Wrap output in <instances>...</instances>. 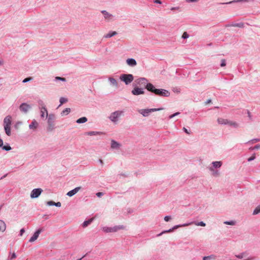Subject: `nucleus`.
I'll use <instances>...</instances> for the list:
<instances>
[{
	"label": "nucleus",
	"instance_id": "obj_1",
	"mask_svg": "<svg viewBox=\"0 0 260 260\" xmlns=\"http://www.w3.org/2000/svg\"><path fill=\"white\" fill-rule=\"evenodd\" d=\"M147 86L148 87L147 90L155 95L161 97H169L170 95L169 90L162 88H156L152 83H149Z\"/></svg>",
	"mask_w": 260,
	"mask_h": 260
},
{
	"label": "nucleus",
	"instance_id": "obj_2",
	"mask_svg": "<svg viewBox=\"0 0 260 260\" xmlns=\"http://www.w3.org/2000/svg\"><path fill=\"white\" fill-rule=\"evenodd\" d=\"M193 223H194L195 225H196L197 226H206V223L203 221H200V222L194 221V222H193ZM192 223H193V222H189V223H184V224H182L176 225L168 230L163 231L160 233L157 234V236L159 237V236H161L163 234L172 232L173 231H174L175 230L177 229L178 228L188 226L189 225L191 224Z\"/></svg>",
	"mask_w": 260,
	"mask_h": 260
},
{
	"label": "nucleus",
	"instance_id": "obj_3",
	"mask_svg": "<svg viewBox=\"0 0 260 260\" xmlns=\"http://www.w3.org/2000/svg\"><path fill=\"white\" fill-rule=\"evenodd\" d=\"M12 124V116L11 115H8L6 116L3 121V126L4 131L8 136L11 135V126Z\"/></svg>",
	"mask_w": 260,
	"mask_h": 260
},
{
	"label": "nucleus",
	"instance_id": "obj_4",
	"mask_svg": "<svg viewBox=\"0 0 260 260\" xmlns=\"http://www.w3.org/2000/svg\"><path fill=\"white\" fill-rule=\"evenodd\" d=\"M148 80L144 77H141L138 78L136 79L134 83L136 84V86H144L145 89L147 90V85L149 84L150 83L148 82Z\"/></svg>",
	"mask_w": 260,
	"mask_h": 260
},
{
	"label": "nucleus",
	"instance_id": "obj_5",
	"mask_svg": "<svg viewBox=\"0 0 260 260\" xmlns=\"http://www.w3.org/2000/svg\"><path fill=\"white\" fill-rule=\"evenodd\" d=\"M124 228L122 225H115L113 227L104 226L102 228V230L106 233H115L119 230H122Z\"/></svg>",
	"mask_w": 260,
	"mask_h": 260
},
{
	"label": "nucleus",
	"instance_id": "obj_6",
	"mask_svg": "<svg viewBox=\"0 0 260 260\" xmlns=\"http://www.w3.org/2000/svg\"><path fill=\"white\" fill-rule=\"evenodd\" d=\"M119 79L126 85H128L133 81L134 76L131 74H122L120 75Z\"/></svg>",
	"mask_w": 260,
	"mask_h": 260
},
{
	"label": "nucleus",
	"instance_id": "obj_7",
	"mask_svg": "<svg viewBox=\"0 0 260 260\" xmlns=\"http://www.w3.org/2000/svg\"><path fill=\"white\" fill-rule=\"evenodd\" d=\"M123 113L122 111H116L110 114L109 118L112 122L116 123L118 121L119 118L122 115Z\"/></svg>",
	"mask_w": 260,
	"mask_h": 260
},
{
	"label": "nucleus",
	"instance_id": "obj_8",
	"mask_svg": "<svg viewBox=\"0 0 260 260\" xmlns=\"http://www.w3.org/2000/svg\"><path fill=\"white\" fill-rule=\"evenodd\" d=\"M31 109V106L26 103H22L19 107V110L24 114H26Z\"/></svg>",
	"mask_w": 260,
	"mask_h": 260
},
{
	"label": "nucleus",
	"instance_id": "obj_9",
	"mask_svg": "<svg viewBox=\"0 0 260 260\" xmlns=\"http://www.w3.org/2000/svg\"><path fill=\"white\" fill-rule=\"evenodd\" d=\"M42 192L43 189L41 188H35L31 191L30 197L31 199L37 198L40 196Z\"/></svg>",
	"mask_w": 260,
	"mask_h": 260
},
{
	"label": "nucleus",
	"instance_id": "obj_10",
	"mask_svg": "<svg viewBox=\"0 0 260 260\" xmlns=\"http://www.w3.org/2000/svg\"><path fill=\"white\" fill-rule=\"evenodd\" d=\"M132 93L134 95H139L144 94L145 91L143 88H139L138 86H136L132 90Z\"/></svg>",
	"mask_w": 260,
	"mask_h": 260
},
{
	"label": "nucleus",
	"instance_id": "obj_11",
	"mask_svg": "<svg viewBox=\"0 0 260 260\" xmlns=\"http://www.w3.org/2000/svg\"><path fill=\"white\" fill-rule=\"evenodd\" d=\"M43 230L41 228L38 229L33 234L32 236L29 239V242H32L36 240Z\"/></svg>",
	"mask_w": 260,
	"mask_h": 260
},
{
	"label": "nucleus",
	"instance_id": "obj_12",
	"mask_svg": "<svg viewBox=\"0 0 260 260\" xmlns=\"http://www.w3.org/2000/svg\"><path fill=\"white\" fill-rule=\"evenodd\" d=\"M41 111H40V116L41 118H44L45 116L46 118L49 115L48 113L47 109L45 106H43L41 107Z\"/></svg>",
	"mask_w": 260,
	"mask_h": 260
},
{
	"label": "nucleus",
	"instance_id": "obj_13",
	"mask_svg": "<svg viewBox=\"0 0 260 260\" xmlns=\"http://www.w3.org/2000/svg\"><path fill=\"white\" fill-rule=\"evenodd\" d=\"M47 119V124H54V121L56 119V116L55 114L53 113H50L49 114L48 116L46 117Z\"/></svg>",
	"mask_w": 260,
	"mask_h": 260
},
{
	"label": "nucleus",
	"instance_id": "obj_14",
	"mask_svg": "<svg viewBox=\"0 0 260 260\" xmlns=\"http://www.w3.org/2000/svg\"><path fill=\"white\" fill-rule=\"evenodd\" d=\"M81 188V187L80 186L75 187L74 189L68 192L67 195L70 197H71L77 193Z\"/></svg>",
	"mask_w": 260,
	"mask_h": 260
},
{
	"label": "nucleus",
	"instance_id": "obj_15",
	"mask_svg": "<svg viewBox=\"0 0 260 260\" xmlns=\"http://www.w3.org/2000/svg\"><path fill=\"white\" fill-rule=\"evenodd\" d=\"M138 112L144 117H148L150 113L149 109H140L138 110Z\"/></svg>",
	"mask_w": 260,
	"mask_h": 260
},
{
	"label": "nucleus",
	"instance_id": "obj_16",
	"mask_svg": "<svg viewBox=\"0 0 260 260\" xmlns=\"http://www.w3.org/2000/svg\"><path fill=\"white\" fill-rule=\"evenodd\" d=\"M126 63L131 67H135L137 65V61L134 58H128L126 60Z\"/></svg>",
	"mask_w": 260,
	"mask_h": 260
},
{
	"label": "nucleus",
	"instance_id": "obj_17",
	"mask_svg": "<svg viewBox=\"0 0 260 260\" xmlns=\"http://www.w3.org/2000/svg\"><path fill=\"white\" fill-rule=\"evenodd\" d=\"M120 146H121V145L119 143L117 142V141H115L114 140H111V148L118 149L120 148Z\"/></svg>",
	"mask_w": 260,
	"mask_h": 260
},
{
	"label": "nucleus",
	"instance_id": "obj_18",
	"mask_svg": "<svg viewBox=\"0 0 260 260\" xmlns=\"http://www.w3.org/2000/svg\"><path fill=\"white\" fill-rule=\"evenodd\" d=\"M38 122L35 119H34L29 125V128L30 129L35 130L38 127Z\"/></svg>",
	"mask_w": 260,
	"mask_h": 260
},
{
	"label": "nucleus",
	"instance_id": "obj_19",
	"mask_svg": "<svg viewBox=\"0 0 260 260\" xmlns=\"http://www.w3.org/2000/svg\"><path fill=\"white\" fill-rule=\"evenodd\" d=\"M101 13L103 14L105 19H107L108 20H110L113 17V16L112 14H110L106 10L102 11Z\"/></svg>",
	"mask_w": 260,
	"mask_h": 260
},
{
	"label": "nucleus",
	"instance_id": "obj_20",
	"mask_svg": "<svg viewBox=\"0 0 260 260\" xmlns=\"http://www.w3.org/2000/svg\"><path fill=\"white\" fill-rule=\"evenodd\" d=\"M212 164L213 169L214 168L218 169V168H220L221 167V166L222 165V162L221 161H213L212 162Z\"/></svg>",
	"mask_w": 260,
	"mask_h": 260
},
{
	"label": "nucleus",
	"instance_id": "obj_21",
	"mask_svg": "<svg viewBox=\"0 0 260 260\" xmlns=\"http://www.w3.org/2000/svg\"><path fill=\"white\" fill-rule=\"evenodd\" d=\"M93 220V218H90L88 220H85L82 224L83 228H85L88 226Z\"/></svg>",
	"mask_w": 260,
	"mask_h": 260
},
{
	"label": "nucleus",
	"instance_id": "obj_22",
	"mask_svg": "<svg viewBox=\"0 0 260 260\" xmlns=\"http://www.w3.org/2000/svg\"><path fill=\"white\" fill-rule=\"evenodd\" d=\"M117 34V32L115 31H110L107 34L104 35V38H111Z\"/></svg>",
	"mask_w": 260,
	"mask_h": 260
},
{
	"label": "nucleus",
	"instance_id": "obj_23",
	"mask_svg": "<svg viewBox=\"0 0 260 260\" xmlns=\"http://www.w3.org/2000/svg\"><path fill=\"white\" fill-rule=\"evenodd\" d=\"M217 122L220 124L226 125L228 123V120L222 118H218L217 119Z\"/></svg>",
	"mask_w": 260,
	"mask_h": 260
},
{
	"label": "nucleus",
	"instance_id": "obj_24",
	"mask_svg": "<svg viewBox=\"0 0 260 260\" xmlns=\"http://www.w3.org/2000/svg\"><path fill=\"white\" fill-rule=\"evenodd\" d=\"M6 229V225L5 222L2 220H0V232H4Z\"/></svg>",
	"mask_w": 260,
	"mask_h": 260
},
{
	"label": "nucleus",
	"instance_id": "obj_25",
	"mask_svg": "<svg viewBox=\"0 0 260 260\" xmlns=\"http://www.w3.org/2000/svg\"><path fill=\"white\" fill-rule=\"evenodd\" d=\"M244 26V24L243 22L236 23H232L231 24H229L227 26H234V27H238L240 28H243Z\"/></svg>",
	"mask_w": 260,
	"mask_h": 260
},
{
	"label": "nucleus",
	"instance_id": "obj_26",
	"mask_svg": "<svg viewBox=\"0 0 260 260\" xmlns=\"http://www.w3.org/2000/svg\"><path fill=\"white\" fill-rule=\"evenodd\" d=\"M103 133L100 132H96V131H89L86 133V135L88 136H96L98 135L102 134Z\"/></svg>",
	"mask_w": 260,
	"mask_h": 260
},
{
	"label": "nucleus",
	"instance_id": "obj_27",
	"mask_svg": "<svg viewBox=\"0 0 260 260\" xmlns=\"http://www.w3.org/2000/svg\"><path fill=\"white\" fill-rule=\"evenodd\" d=\"M109 81L112 85L114 86L115 87H118V83L117 82V81L114 78H109Z\"/></svg>",
	"mask_w": 260,
	"mask_h": 260
},
{
	"label": "nucleus",
	"instance_id": "obj_28",
	"mask_svg": "<svg viewBox=\"0 0 260 260\" xmlns=\"http://www.w3.org/2000/svg\"><path fill=\"white\" fill-rule=\"evenodd\" d=\"M87 121V118L86 117H82L76 120V122L79 124L84 123Z\"/></svg>",
	"mask_w": 260,
	"mask_h": 260
},
{
	"label": "nucleus",
	"instance_id": "obj_29",
	"mask_svg": "<svg viewBox=\"0 0 260 260\" xmlns=\"http://www.w3.org/2000/svg\"><path fill=\"white\" fill-rule=\"evenodd\" d=\"M1 147H2L3 150L5 151H10L12 149V147L8 143H6L5 145L3 144Z\"/></svg>",
	"mask_w": 260,
	"mask_h": 260
},
{
	"label": "nucleus",
	"instance_id": "obj_30",
	"mask_svg": "<svg viewBox=\"0 0 260 260\" xmlns=\"http://www.w3.org/2000/svg\"><path fill=\"white\" fill-rule=\"evenodd\" d=\"M70 112H71V109L67 108H66L64 110H63L61 112V116L67 115L68 114H69L70 113Z\"/></svg>",
	"mask_w": 260,
	"mask_h": 260
},
{
	"label": "nucleus",
	"instance_id": "obj_31",
	"mask_svg": "<svg viewBox=\"0 0 260 260\" xmlns=\"http://www.w3.org/2000/svg\"><path fill=\"white\" fill-rule=\"evenodd\" d=\"M210 171L212 172V175L214 176H218L219 174V171L218 170L215 171L212 167H210L209 169Z\"/></svg>",
	"mask_w": 260,
	"mask_h": 260
},
{
	"label": "nucleus",
	"instance_id": "obj_32",
	"mask_svg": "<svg viewBox=\"0 0 260 260\" xmlns=\"http://www.w3.org/2000/svg\"><path fill=\"white\" fill-rule=\"evenodd\" d=\"M228 124L236 128L238 126V124L237 122L230 120H228Z\"/></svg>",
	"mask_w": 260,
	"mask_h": 260
},
{
	"label": "nucleus",
	"instance_id": "obj_33",
	"mask_svg": "<svg viewBox=\"0 0 260 260\" xmlns=\"http://www.w3.org/2000/svg\"><path fill=\"white\" fill-rule=\"evenodd\" d=\"M55 128V124H48L47 130L48 132H51Z\"/></svg>",
	"mask_w": 260,
	"mask_h": 260
},
{
	"label": "nucleus",
	"instance_id": "obj_34",
	"mask_svg": "<svg viewBox=\"0 0 260 260\" xmlns=\"http://www.w3.org/2000/svg\"><path fill=\"white\" fill-rule=\"evenodd\" d=\"M260 213V205H259L258 206H257L255 208V209L254 210L253 212V215H256L258 213Z\"/></svg>",
	"mask_w": 260,
	"mask_h": 260
},
{
	"label": "nucleus",
	"instance_id": "obj_35",
	"mask_svg": "<svg viewBox=\"0 0 260 260\" xmlns=\"http://www.w3.org/2000/svg\"><path fill=\"white\" fill-rule=\"evenodd\" d=\"M67 102H68L67 99L63 98V97L60 98L59 99L60 105L59 106H61V105H62L63 104H64Z\"/></svg>",
	"mask_w": 260,
	"mask_h": 260
},
{
	"label": "nucleus",
	"instance_id": "obj_36",
	"mask_svg": "<svg viewBox=\"0 0 260 260\" xmlns=\"http://www.w3.org/2000/svg\"><path fill=\"white\" fill-rule=\"evenodd\" d=\"M223 223L225 224L234 225H235L236 221L234 220H230V221H224Z\"/></svg>",
	"mask_w": 260,
	"mask_h": 260
},
{
	"label": "nucleus",
	"instance_id": "obj_37",
	"mask_svg": "<svg viewBox=\"0 0 260 260\" xmlns=\"http://www.w3.org/2000/svg\"><path fill=\"white\" fill-rule=\"evenodd\" d=\"M215 256L214 255H210L209 256H205L203 257V260H210L212 258H214Z\"/></svg>",
	"mask_w": 260,
	"mask_h": 260
},
{
	"label": "nucleus",
	"instance_id": "obj_38",
	"mask_svg": "<svg viewBox=\"0 0 260 260\" xmlns=\"http://www.w3.org/2000/svg\"><path fill=\"white\" fill-rule=\"evenodd\" d=\"M163 109H164L163 108H151V109H149V110H150V112L151 113L152 112L159 111L162 110Z\"/></svg>",
	"mask_w": 260,
	"mask_h": 260
},
{
	"label": "nucleus",
	"instance_id": "obj_39",
	"mask_svg": "<svg viewBox=\"0 0 260 260\" xmlns=\"http://www.w3.org/2000/svg\"><path fill=\"white\" fill-rule=\"evenodd\" d=\"M55 81H66V79L65 78L60 77H56L55 78Z\"/></svg>",
	"mask_w": 260,
	"mask_h": 260
},
{
	"label": "nucleus",
	"instance_id": "obj_40",
	"mask_svg": "<svg viewBox=\"0 0 260 260\" xmlns=\"http://www.w3.org/2000/svg\"><path fill=\"white\" fill-rule=\"evenodd\" d=\"M32 80V77H27V78H26L25 79H24L23 80H22V83H27L29 81H30Z\"/></svg>",
	"mask_w": 260,
	"mask_h": 260
},
{
	"label": "nucleus",
	"instance_id": "obj_41",
	"mask_svg": "<svg viewBox=\"0 0 260 260\" xmlns=\"http://www.w3.org/2000/svg\"><path fill=\"white\" fill-rule=\"evenodd\" d=\"M189 37V35L187 32H184L182 36V38L183 39H186Z\"/></svg>",
	"mask_w": 260,
	"mask_h": 260
},
{
	"label": "nucleus",
	"instance_id": "obj_42",
	"mask_svg": "<svg viewBox=\"0 0 260 260\" xmlns=\"http://www.w3.org/2000/svg\"><path fill=\"white\" fill-rule=\"evenodd\" d=\"M259 141H260L259 139H252V140H250L248 142H247V143H251L252 144H253L254 143L258 142Z\"/></svg>",
	"mask_w": 260,
	"mask_h": 260
},
{
	"label": "nucleus",
	"instance_id": "obj_43",
	"mask_svg": "<svg viewBox=\"0 0 260 260\" xmlns=\"http://www.w3.org/2000/svg\"><path fill=\"white\" fill-rule=\"evenodd\" d=\"M226 66V60L225 59H222L221 60L220 67H223Z\"/></svg>",
	"mask_w": 260,
	"mask_h": 260
},
{
	"label": "nucleus",
	"instance_id": "obj_44",
	"mask_svg": "<svg viewBox=\"0 0 260 260\" xmlns=\"http://www.w3.org/2000/svg\"><path fill=\"white\" fill-rule=\"evenodd\" d=\"M260 148V144H257L255 145L253 147L250 148V150H254V149H258Z\"/></svg>",
	"mask_w": 260,
	"mask_h": 260
},
{
	"label": "nucleus",
	"instance_id": "obj_45",
	"mask_svg": "<svg viewBox=\"0 0 260 260\" xmlns=\"http://www.w3.org/2000/svg\"><path fill=\"white\" fill-rule=\"evenodd\" d=\"M172 219V217L170 215H167V216H166L165 217H164V220L167 221V222H168L171 219Z\"/></svg>",
	"mask_w": 260,
	"mask_h": 260
},
{
	"label": "nucleus",
	"instance_id": "obj_46",
	"mask_svg": "<svg viewBox=\"0 0 260 260\" xmlns=\"http://www.w3.org/2000/svg\"><path fill=\"white\" fill-rule=\"evenodd\" d=\"M47 205L48 206H55V202L52 201H50L47 202Z\"/></svg>",
	"mask_w": 260,
	"mask_h": 260
},
{
	"label": "nucleus",
	"instance_id": "obj_47",
	"mask_svg": "<svg viewBox=\"0 0 260 260\" xmlns=\"http://www.w3.org/2000/svg\"><path fill=\"white\" fill-rule=\"evenodd\" d=\"M255 158V154H253L251 157L248 158L247 160L248 161H251L252 160H253Z\"/></svg>",
	"mask_w": 260,
	"mask_h": 260
},
{
	"label": "nucleus",
	"instance_id": "obj_48",
	"mask_svg": "<svg viewBox=\"0 0 260 260\" xmlns=\"http://www.w3.org/2000/svg\"><path fill=\"white\" fill-rule=\"evenodd\" d=\"M16 257V254L15 252H13L11 256V257L10 258L8 259V260H12L13 259H14Z\"/></svg>",
	"mask_w": 260,
	"mask_h": 260
},
{
	"label": "nucleus",
	"instance_id": "obj_49",
	"mask_svg": "<svg viewBox=\"0 0 260 260\" xmlns=\"http://www.w3.org/2000/svg\"><path fill=\"white\" fill-rule=\"evenodd\" d=\"M244 254V253H241L238 255H236V256L238 258L241 259L243 257Z\"/></svg>",
	"mask_w": 260,
	"mask_h": 260
},
{
	"label": "nucleus",
	"instance_id": "obj_50",
	"mask_svg": "<svg viewBox=\"0 0 260 260\" xmlns=\"http://www.w3.org/2000/svg\"><path fill=\"white\" fill-rule=\"evenodd\" d=\"M24 232H25V229L24 228H22L20 231L19 236H22Z\"/></svg>",
	"mask_w": 260,
	"mask_h": 260
},
{
	"label": "nucleus",
	"instance_id": "obj_51",
	"mask_svg": "<svg viewBox=\"0 0 260 260\" xmlns=\"http://www.w3.org/2000/svg\"><path fill=\"white\" fill-rule=\"evenodd\" d=\"M104 195V193L102 192H98L96 193V196L98 197V198H101V197H102Z\"/></svg>",
	"mask_w": 260,
	"mask_h": 260
},
{
	"label": "nucleus",
	"instance_id": "obj_52",
	"mask_svg": "<svg viewBox=\"0 0 260 260\" xmlns=\"http://www.w3.org/2000/svg\"><path fill=\"white\" fill-rule=\"evenodd\" d=\"M55 206L57 207H60L61 206V203L59 202L56 203L55 202Z\"/></svg>",
	"mask_w": 260,
	"mask_h": 260
},
{
	"label": "nucleus",
	"instance_id": "obj_53",
	"mask_svg": "<svg viewBox=\"0 0 260 260\" xmlns=\"http://www.w3.org/2000/svg\"><path fill=\"white\" fill-rule=\"evenodd\" d=\"M153 3H155V4H161L162 3L161 1L160 0H154Z\"/></svg>",
	"mask_w": 260,
	"mask_h": 260
},
{
	"label": "nucleus",
	"instance_id": "obj_54",
	"mask_svg": "<svg viewBox=\"0 0 260 260\" xmlns=\"http://www.w3.org/2000/svg\"><path fill=\"white\" fill-rule=\"evenodd\" d=\"M183 131H184L186 134H190V133H189V132L188 131V129H186L185 127H183Z\"/></svg>",
	"mask_w": 260,
	"mask_h": 260
},
{
	"label": "nucleus",
	"instance_id": "obj_55",
	"mask_svg": "<svg viewBox=\"0 0 260 260\" xmlns=\"http://www.w3.org/2000/svg\"><path fill=\"white\" fill-rule=\"evenodd\" d=\"M179 7H172L170 10L171 11H174V10H179Z\"/></svg>",
	"mask_w": 260,
	"mask_h": 260
},
{
	"label": "nucleus",
	"instance_id": "obj_56",
	"mask_svg": "<svg viewBox=\"0 0 260 260\" xmlns=\"http://www.w3.org/2000/svg\"><path fill=\"white\" fill-rule=\"evenodd\" d=\"M39 104L40 105H41L42 107L43 106H45L42 100H40L39 101Z\"/></svg>",
	"mask_w": 260,
	"mask_h": 260
},
{
	"label": "nucleus",
	"instance_id": "obj_57",
	"mask_svg": "<svg viewBox=\"0 0 260 260\" xmlns=\"http://www.w3.org/2000/svg\"><path fill=\"white\" fill-rule=\"evenodd\" d=\"M198 1V0H186V2L188 3H193V2H196Z\"/></svg>",
	"mask_w": 260,
	"mask_h": 260
},
{
	"label": "nucleus",
	"instance_id": "obj_58",
	"mask_svg": "<svg viewBox=\"0 0 260 260\" xmlns=\"http://www.w3.org/2000/svg\"><path fill=\"white\" fill-rule=\"evenodd\" d=\"M247 114H248V117L250 119H251V115L250 112L249 111H247Z\"/></svg>",
	"mask_w": 260,
	"mask_h": 260
},
{
	"label": "nucleus",
	"instance_id": "obj_59",
	"mask_svg": "<svg viewBox=\"0 0 260 260\" xmlns=\"http://www.w3.org/2000/svg\"><path fill=\"white\" fill-rule=\"evenodd\" d=\"M180 114V112H176V113H174V114H173V116H174V117H175V116H177V115H179Z\"/></svg>",
	"mask_w": 260,
	"mask_h": 260
},
{
	"label": "nucleus",
	"instance_id": "obj_60",
	"mask_svg": "<svg viewBox=\"0 0 260 260\" xmlns=\"http://www.w3.org/2000/svg\"><path fill=\"white\" fill-rule=\"evenodd\" d=\"M3 145V140L2 139H0V147L2 146Z\"/></svg>",
	"mask_w": 260,
	"mask_h": 260
},
{
	"label": "nucleus",
	"instance_id": "obj_61",
	"mask_svg": "<svg viewBox=\"0 0 260 260\" xmlns=\"http://www.w3.org/2000/svg\"><path fill=\"white\" fill-rule=\"evenodd\" d=\"M127 212H128V213H131L133 212V210L131 209L128 208L127 209Z\"/></svg>",
	"mask_w": 260,
	"mask_h": 260
},
{
	"label": "nucleus",
	"instance_id": "obj_62",
	"mask_svg": "<svg viewBox=\"0 0 260 260\" xmlns=\"http://www.w3.org/2000/svg\"><path fill=\"white\" fill-rule=\"evenodd\" d=\"M211 102V100L209 99V100H208L205 102V103H206V104H208L210 103Z\"/></svg>",
	"mask_w": 260,
	"mask_h": 260
},
{
	"label": "nucleus",
	"instance_id": "obj_63",
	"mask_svg": "<svg viewBox=\"0 0 260 260\" xmlns=\"http://www.w3.org/2000/svg\"><path fill=\"white\" fill-rule=\"evenodd\" d=\"M99 162H100L102 165H103L104 164L103 161V160H102L101 159H100L99 160Z\"/></svg>",
	"mask_w": 260,
	"mask_h": 260
},
{
	"label": "nucleus",
	"instance_id": "obj_64",
	"mask_svg": "<svg viewBox=\"0 0 260 260\" xmlns=\"http://www.w3.org/2000/svg\"><path fill=\"white\" fill-rule=\"evenodd\" d=\"M174 117V116H173V114H172V115L169 116V119H172V118H173Z\"/></svg>",
	"mask_w": 260,
	"mask_h": 260
}]
</instances>
